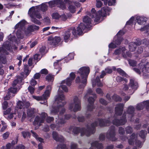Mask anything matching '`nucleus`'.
<instances>
[{"label":"nucleus","instance_id":"nucleus-1","mask_svg":"<svg viewBox=\"0 0 149 149\" xmlns=\"http://www.w3.org/2000/svg\"><path fill=\"white\" fill-rule=\"evenodd\" d=\"M111 119L110 118L107 119H98L91 124V127H89L88 125L86 130L84 128L74 127L73 129V133L75 134H77L80 132L81 135L82 136L84 135L89 136L94 133L95 131V128L96 126L98 125L100 127L109 126L111 124Z\"/></svg>","mask_w":149,"mask_h":149},{"label":"nucleus","instance_id":"nucleus-2","mask_svg":"<svg viewBox=\"0 0 149 149\" xmlns=\"http://www.w3.org/2000/svg\"><path fill=\"white\" fill-rule=\"evenodd\" d=\"M124 104L119 103L116 105L115 108V113L113 117V119L112 120V123L116 126L124 125L127 122L126 113H124L121 118L120 120L117 119L116 116H120L123 111Z\"/></svg>","mask_w":149,"mask_h":149},{"label":"nucleus","instance_id":"nucleus-3","mask_svg":"<svg viewBox=\"0 0 149 149\" xmlns=\"http://www.w3.org/2000/svg\"><path fill=\"white\" fill-rule=\"evenodd\" d=\"M90 72V68L88 67H83L81 68L78 71L80 76L76 77L75 81L77 83H80L82 85H80L79 88H83L86 84L87 79Z\"/></svg>","mask_w":149,"mask_h":149},{"label":"nucleus","instance_id":"nucleus-4","mask_svg":"<svg viewBox=\"0 0 149 149\" xmlns=\"http://www.w3.org/2000/svg\"><path fill=\"white\" fill-rule=\"evenodd\" d=\"M59 91H58V92ZM65 97L63 94L60 95L58 92L57 96L55 99V101L57 104V107L56 108H53L51 111L52 113L55 114L58 112L60 109H61V111L60 112L59 115L58 117L61 116L65 111V109L63 107L65 105L66 102H65Z\"/></svg>","mask_w":149,"mask_h":149},{"label":"nucleus","instance_id":"nucleus-5","mask_svg":"<svg viewBox=\"0 0 149 149\" xmlns=\"http://www.w3.org/2000/svg\"><path fill=\"white\" fill-rule=\"evenodd\" d=\"M108 8H102L101 10H99L96 13L94 8H93L91 10V13H88L87 15L92 18H95L94 22H98L100 19L101 16H104L106 14V12L108 10Z\"/></svg>","mask_w":149,"mask_h":149},{"label":"nucleus","instance_id":"nucleus-6","mask_svg":"<svg viewBox=\"0 0 149 149\" xmlns=\"http://www.w3.org/2000/svg\"><path fill=\"white\" fill-rule=\"evenodd\" d=\"M123 86V90L131 95L132 94L138 87L137 82L134 79H132L130 80L128 85L125 84H124Z\"/></svg>","mask_w":149,"mask_h":149},{"label":"nucleus","instance_id":"nucleus-7","mask_svg":"<svg viewBox=\"0 0 149 149\" xmlns=\"http://www.w3.org/2000/svg\"><path fill=\"white\" fill-rule=\"evenodd\" d=\"M69 109L74 112L80 111L81 109V99L79 96H74L73 100L68 106Z\"/></svg>","mask_w":149,"mask_h":149},{"label":"nucleus","instance_id":"nucleus-8","mask_svg":"<svg viewBox=\"0 0 149 149\" xmlns=\"http://www.w3.org/2000/svg\"><path fill=\"white\" fill-rule=\"evenodd\" d=\"M132 69L139 74H140L141 72L143 73H148L149 72V63L144 64L143 63H141L136 67L133 68Z\"/></svg>","mask_w":149,"mask_h":149},{"label":"nucleus","instance_id":"nucleus-9","mask_svg":"<svg viewBox=\"0 0 149 149\" xmlns=\"http://www.w3.org/2000/svg\"><path fill=\"white\" fill-rule=\"evenodd\" d=\"M94 98L92 97H90L88 99V101L89 103V104L87 106V111L86 113V116L87 118H89L90 117L91 115L89 113L92 111L93 109L95 108L94 106V102L95 99L97 97L96 94H94L93 95Z\"/></svg>","mask_w":149,"mask_h":149},{"label":"nucleus","instance_id":"nucleus-10","mask_svg":"<svg viewBox=\"0 0 149 149\" xmlns=\"http://www.w3.org/2000/svg\"><path fill=\"white\" fill-rule=\"evenodd\" d=\"M51 89V86L48 85L47 87L46 90L42 96H33V98L38 101L46 100L49 96Z\"/></svg>","mask_w":149,"mask_h":149},{"label":"nucleus","instance_id":"nucleus-11","mask_svg":"<svg viewBox=\"0 0 149 149\" xmlns=\"http://www.w3.org/2000/svg\"><path fill=\"white\" fill-rule=\"evenodd\" d=\"M64 1L66 4H68L69 6L68 8L70 11L74 13L76 11V7L73 4L75 5L77 7H79L80 6V3L76 1H74L71 0H64Z\"/></svg>","mask_w":149,"mask_h":149},{"label":"nucleus","instance_id":"nucleus-12","mask_svg":"<svg viewBox=\"0 0 149 149\" xmlns=\"http://www.w3.org/2000/svg\"><path fill=\"white\" fill-rule=\"evenodd\" d=\"M47 115L45 112H42L40 115V116H37L35 117L34 121L33 122V124L34 125H37L39 126L41 125V124L43 123L45 121V118Z\"/></svg>","mask_w":149,"mask_h":149},{"label":"nucleus","instance_id":"nucleus-13","mask_svg":"<svg viewBox=\"0 0 149 149\" xmlns=\"http://www.w3.org/2000/svg\"><path fill=\"white\" fill-rule=\"evenodd\" d=\"M116 135L115 126H111L106 134V137L112 141H116L117 139L115 137Z\"/></svg>","mask_w":149,"mask_h":149},{"label":"nucleus","instance_id":"nucleus-14","mask_svg":"<svg viewBox=\"0 0 149 149\" xmlns=\"http://www.w3.org/2000/svg\"><path fill=\"white\" fill-rule=\"evenodd\" d=\"M126 50V49L124 47H120L119 49L115 50L113 53V54L114 55H117L121 53L123 57L125 58H126L127 56L131 57L132 54L130 52H126V54H125V52Z\"/></svg>","mask_w":149,"mask_h":149},{"label":"nucleus","instance_id":"nucleus-15","mask_svg":"<svg viewBox=\"0 0 149 149\" xmlns=\"http://www.w3.org/2000/svg\"><path fill=\"white\" fill-rule=\"evenodd\" d=\"M137 135L135 133H133L130 136V139L128 140L129 144L130 145H133L134 144V141H135V145L138 147L141 148L142 145V142L138 140H136Z\"/></svg>","mask_w":149,"mask_h":149},{"label":"nucleus","instance_id":"nucleus-16","mask_svg":"<svg viewBox=\"0 0 149 149\" xmlns=\"http://www.w3.org/2000/svg\"><path fill=\"white\" fill-rule=\"evenodd\" d=\"M73 30V32L75 33V34L74 35L75 37L77 36V35H81L83 33V31L86 29V27L84 24L81 23L78 26L76 29L74 28H72Z\"/></svg>","mask_w":149,"mask_h":149},{"label":"nucleus","instance_id":"nucleus-17","mask_svg":"<svg viewBox=\"0 0 149 149\" xmlns=\"http://www.w3.org/2000/svg\"><path fill=\"white\" fill-rule=\"evenodd\" d=\"M72 117L73 118H76V116L75 115H73V116H71L70 114H67L65 116V119H63V118H60L58 119L56 121V125L58 127H58H60L62 126V125L65 123L66 121L65 120H68L71 117Z\"/></svg>","mask_w":149,"mask_h":149},{"label":"nucleus","instance_id":"nucleus-18","mask_svg":"<svg viewBox=\"0 0 149 149\" xmlns=\"http://www.w3.org/2000/svg\"><path fill=\"white\" fill-rule=\"evenodd\" d=\"M11 45L8 41L4 43L2 47L0 48V52L4 54H8V51L10 50Z\"/></svg>","mask_w":149,"mask_h":149},{"label":"nucleus","instance_id":"nucleus-19","mask_svg":"<svg viewBox=\"0 0 149 149\" xmlns=\"http://www.w3.org/2000/svg\"><path fill=\"white\" fill-rule=\"evenodd\" d=\"M96 6L97 8L101 7L102 4V3L101 2V1L104 2V3L105 5H106L107 4V1L108 5L109 6H111L114 5L115 2V0H96Z\"/></svg>","mask_w":149,"mask_h":149},{"label":"nucleus","instance_id":"nucleus-20","mask_svg":"<svg viewBox=\"0 0 149 149\" xmlns=\"http://www.w3.org/2000/svg\"><path fill=\"white\" fill-rule=\"evenodd\" d=\"M30 106L29 102H22L19 101L17 103V107L19 109H22V111H24L25 109H27Z\"/></svg>","mask_w":149,"mask_h":149},{"label":"nucleus","instance_id":"nucleus-21","mask_svg":"<svg viewBox=\"0 0 149 149\" xmlns=\"http://www.w3.org/2000/svg\"><path fill=\"white\" fill-rule=\"evenodd\" d=\"M48 40L49 41V43L54 47L57 45L61 41L60 38L58 36H55L54 38L52 37H49Z\"/></svg>","mask_w":149,"mask_h":149},{"label":"nucleus","instance_id":"nucleus-22","mask_svg":"<svg viewBox=\"0 0 149 149\" xmlns=\"http://www.w3.org/2000/svg\"><path fill=\"white\" fill-rule=\"evenodd\" d=\"M75 75L73 72H71L70 74V77L67 78L66 80H64L61 82V84H64L65 83L69 86H70L72 81L74 79Z\"/></svg>","mask_w":149,"mask_h":149},{"label":"nucleus","instance_id":"nucleus-23","mask_svg":"<svg viewBox=\"0 0 149 149\" xmlns=\"http://www.w3.org/2000/svg\"><path fill=\"white\" fill-rule=\"evenodd\" d=\"M75 33L73 32V30L72 28L68 29L66 31L64 36V39L65 42H67V40L70 37L72 34L74 36V35L75 34Z\"/></svg>","mask_w":149,"mask_h":149},{"label":"nucleus","instance_id":"nucleus-24","mask_svg":"<svg viewBox=\"0 0 149 149\" xmlns=\"http://www.w3.org/2000/svg\"><path fill=\"white\" fill-rule=\"evenodd\" d=\"M144 107L149 111V101H145L142 103L138 104L136 108L138 110H140L142 109Z\"/></svg>","mask_w":149,"mask_h":149},{"label":"nucleus","instance_id":"nucleus-25","mask_svg":"<svg viewBox=\"0 0 149 149\" xmlns=\"http://www.w3.org/2000/svg\"><path fill=\"white\" fill-rule=\"evenodd\" d=\"M39 27L35 25H31L29 26L27 30L25 31L26 35L30 33L31 32L34 31L38 30L39 29Z\"/></svg>","mask_w":149,"mask_h":149},{"label":"nucleus","instance_id":"nucleus-26","mask_svg":"<svg viewBox=\"0 0 149 149\" xmlns=\"http://www.w3.org/2000/svg\"><path fill=\"white\" fill-rule=\"evenodd\" d=\"M83 21L84 23V24L86 27V29H88L90 27L91 22V19L88 16H86L83 18Z\"/></svg>","mask_w":149,"mask_h":149},{"label":"nucleus","instance_id":"nucleus-27","mask_svg":"<svg viewBox=\"0 0 149 149\" xmlns=\"http://www.w3.org/2000/svg\"><path fill=\"white\" fill-rule=\"evenodd\" d=\"M134 111V108L132 106H130L129 107L127 111V112L129 116V118H130H130L129 119V120L131 121L133 120L132 118L133 116Z\"/></svg>","mask_w":149,"mask_h":149},{"label":"nucleus","instance_id":"nucleus-28","mask_svg":"<svg viewBox=\"0 0 149 149\" xmlns=\"http://www.w3.org/2000/svg\"><path fill=\"white\" fill-rule=\"evenodd\" d=\"M122 32L120 31L118 33L117 36H115L114 38L115 40V43L117 45H119L122 41L123 38L120 37Z\"/></svg>","mask_w":149,"mask_h":149},{"label":"nucleus","instance_id":"nucleus-29","mask_svg":"<svg viewBox=\"0 0 149 149\" xmlns=\"http://www.w3.org/2000/svg\"><path fill=\"white\" fill-rule=\"evenodd\" d=\"M26 22L24 20H22L16 25L15 29L24 31L25 29L24 26Z\"/></svg>","mask_w":149,"mask_h":149},{"label":"nucleus","instance_id":"nucleus-30","mask_svg":"<svg viewBox=\"0 0 149 149\" xmlns=\"http://www.w3.org/2000/svg\"><path fill=\"white\" fill-rule=\"evenodd\" d=\"M53 139L56 141L62 142L64 141V138L61 136H59L55 132H53L52 133Z\"/></svg>","mask_w":149,"mask_h":149},{"label":"nucleus","instance_id":"nucleus-31","mask_svg":"<svg viewBox=\"0 0 149 149\" xmlns=\"http://www.w3.org/2000/svg\"><path fill=\"white\" fill-rule=\"evenodd\" d=\"M29 12L30 13L34 15L38 19H40L42 18V16L40 13L36 12L35 9L34 7L30 8L29 10Z\"/></svg>","mask_w":149,"mask_h":149},{"label":"nucleus","instance_id":"nucleus-32","mask_svg":"<svg viewBox=\"0 0 149 149\" xmlns=\"http://www.w3.org/2000/svg\"><path fill=\"white\" fill-rule=\"evenodd\" d=\"M56 5L61 9H64L66 8L65 4L63 2V0H54Z\"/></svg>","mask_w":149,"mask_h":149},{"label":"nucleus","instance_id":"nucleus-33","mask_svg":"<svg viewBox=\"0 0 149 149\" xmlns=\"http://www.w3.org/2000/svg\"><path fill=\"white\" fill-rule=\"evenodd\" d=\"M147 19L146 17H136L137 23L140 24H142L144 22L147 21Z\"/></svg>","mask_w":149,"mask_h":149},{"label":"nucleus","instance_id":"nucleus-34","mask_svg":"<svg viewBox=\"0 0 149 149\" xmlns=\"http://www.w3.org/2000/svg\"><path fill=\"white\" fill-rule=\"evenodd\" d=\"M35 109L33 108H30L28 109L27 111V114L28 117H31L34 116Z\"/></svg>","mask_w":149,"mask_h":149},{"label":"nucleus","instance_id":"nucleus-35","mask_svg":"<svg viewBox=\"0 0 149 149\" xmlns=\"http://www.w3.org/2000/svg\"><path fill=\"white\" fill-rule=\"evenodd\" d=\"M137 43L135 42H130L129 45V49L131 52L134 51L137 46Z\"/></svg>","mask_w":149,"mask_h":149},{"label":"nucleus","instance_id":"nucleus-36","mask_svg":"<svg viewBox=\"0 0 149 149\" xmlns=\"http://www.w3.org/2000/svg\"><path fill=\"white\" fill-rule=\"evenodd\" d=\"M116 80L118 82H120L121 81H123V83L125 84L128 82L127 80L126 79L124 78L119 76H118L116 77Z\"/></svg>","mask_w":149,"mask_h":149},{"label":"nucleus","instance_id":"nucleus-37","mask_svg":"<svg viewBox=\"0 0 149 149\" xmlns=\"http://www.w3.org/2000/svg\"><path fill=\"white\" fill-rule=\"evenodd\" d=\"M22 80V77L19 76H18L17 79L15 80L12 83L13 87H15L18 83L21 82Z\"/></svg>","mask_w":149,"mask_h":149},{"label":"nucleus","instance_id":"nucleus-38","mask_svg":"<svg viewBox=\"0 0 149 149\" xmlns=\"http://www.w3.org/2000/svg\"><path fill=\"white\" fill-rule=\"evenodd\" d=\"M60 61H56L54 63V66L55 68L56 69H58V71H60L61 70V65L59 63Z\"/></svg>","mask_w":149,"mask_h":149},{"label":"nucleus","instance_id":"nucleus-39","mask_svg":"<svg viewBox=\"0 0 149 149\" xmlns=\"http://www.w3.org/2000/svg\"><path fill=\"white\" fill-rule=\"evenodd\" d=\"M23 31L18 29L16 35L18 38L22 39L23 37Z\"/></svg>","mask_w":149,"mask_h":149},{"label":"nucleus","instance_id":"nucleus-40","mask_svg":"<svg viewBox=\"0 0 149 149\" xmlns=\"http://www.w3.org/2000/svg\"><path fill=\"white\" fill-rule=\"evenodd\" d=\"M147 134V132L144 130H141L139 134V136L141 138L144 139Z\"/></svg>","mask_w":149,"mask_h":149},{"label":"nucleus","instance_id":"nucleus-41","mask_svg":"<svg viewBox=\"0 0 149 149\" xmlns=\"http://www.w3.org/2000/svg\"><path fill=\"white\" fill-rule=\"evenodd\" d=\"M21 134L24 138L30 137L31 133L27 131H24L21 132Z\"/></svg>","mask_w":149,"mask_h":149},{"label":"nucleus","instance_id":"nucleus-42","mask_svg":"<svg viewBox=\"0 0 149 149\" xmlns=\"http://www.w3.org/2000/svg\"><path fill=\"white\" fill-rule=\"evenodd\" d=\"M47 6L45 3L42 4V5L40 6V10L43 12L46 11L47 9Z\"/></svg>","mask_w":149,"mask_h":149},{"label":"nucleus","instance_id":"nucleus-43","mask_svg":"<svg viewBox=\"0 0 149 149\" xmlns=\"http://www.w3.org/2000/svg\"><path fill=\"white\" fill-rule=\"evenodd\" d=\"M117 71L120 75L123 76H126L127 74H126V73L123 70L120 68H118L117 69Z\"/></svg>","mask_w":149,"mask_h":149},{"label":"nucleus","instance_id":"nucleus-44","mask_svg":"<svg viewBox=\"0 0 149 149\" xmlns=\"http://www.w3.org/2000/svg\"><path fill=\"white\" fill-rule=\"evenodd\" d=\"M130 66L134 67L136 66L137 63L136 61L134 60H128Z\"/></svg>","mask_w":149,"mask_h":149},{"label":"nucleus","instance_id":"nucleus-45","mask_svg":"<svg viewBox=\"0 0 149 149\" xmlns=\"http://www.w3.org/2000/svg\"><path fill=\"white\" fill-rule=\"evenodd\" d=\"M140 30L142 31H145L146 33H149V24H148L143 28L141 29Z\"/></svg>","mask_w":149,"mask_h":149},{"label":"nucleus","instance_id":"nucleus-46","mask_svg":"<svg viewBox=\"0 0 149 149\" xmlns=\"http://www.w3.org/2000/svg\"><path fill=\"white\" fill-rule=\"evenodd\" d=\"M95 82L97 84V85L98 86L101 87L103 86L102 83L101 82L100 79H99V78L98 77H96L95 80Z\"/></svg>","mask_w":149,"mask_h":149},{"label":"nucleus","instance_id":"nucleus-47","mask_svg":"<svg viewBox=\"0 0 149 149\" xmlns=\"http://www.w3.org/2000/svg\"><path fill=\"white\" fill-rule=\"evenodd\" d=\"M31 132L33 136L35 137L37 139V140H38L40 142H42L43 141V140L42 138L40 137H37L38 136L36 133L34 132L32 130L31 131Z\"/></svg>","mask_w":149,"mask_h":149},{"label":"nucleus","instance_id":"nucleus-48","mask_svg":"<svg viewBox=\"0 0 149 149\" xmlns=\"http://www.w3.org/2000/svg\"><path fill=\"white\" fill-rule=\"evenodd\" d=\"M112 99L116 101H121V98L118 95L116 94L114 95L112 97Z\"/></svg>","mask_w":149,"mask_h":149},{"label":"nucleus","instance_id":"nucleus-49","mask_svg":"<svg viewBox=\"0 0 149 149\" xmlns=\"http://www.w3.org/2000/svg\"><path fill=\"white\" fill-rule=\"evenodd\" d=\"M24 72L27 75L30 73L31 71L29 70V68L27 65H24Z\"/></svg>","mask_w":149,"mask_h":149},{"label":"nucleus","instance_id":"nucleus-50","mask_svg":"<svg viewBox=\"0 0 149 149\" xmlns=\"http://www.w3.org/2000/svg\"><path fill=\"white\" fill-rule=\"evenodd\" d=\"M46 80L49 82H52L54 80L53 77L50 75L49 74L47 75L46 77Z\"/></svg>","mask_w":149,"mask_h":149},{"label":"nucleus","instance_id":"nucleus-51","mask_svg":"<svg viewBox=\"0 0 149 149\" xmlns=\"http://www.w3.org/2000/svg\"><path fill=\"white\" fill-rule=\"evenodd\" d=\"M1 124L3 126L0 131L1 132H3L6 129L7 126L6 124L3 121H1Z\"/></svg>","mask_w":149,"mask_h":149},{"label":"nucleus","instance_id":"nucleus-52","mask_svg":"<svg viewBox=\"0 0 149 149\" xmlns=\"http://www.w3.org/2000/svg\"><path fill=\"white\" fill-rule=\"evenodd\" d=\"M10 134V133L8 131L3 133L2 135L3 139L5 140L8 139L9 136Z\"/></svg>","mask_w":149,"mask_h":149},{"label":"nucleus","instance_id":"nucleus-53","mask_svg":"<svg viewBox=\"0 0 149 149\" xmlns=\"http://www.w3.org/2000/svg\"><path fill=\"white\" fill-rule=\"evenodd\" d=\"M31 20L32 22L36 24L40 25L41 24V22L40 21L36 19L35 18L32 17Z\"/></svg>","mask_w":149,"mask_h":149},{"label":"nucleus","instance_id":"nucleus-54","mask_svg":"<svg viewBox=\"0 0 149 149\" xmlns=\"http://www.w3.org/2000/svg\"><path fill=\"white\" fill-rule=\"evenodd\" d=\"M125 131L127 134H131L133 132L132 128L130 126H128L125 128Z\"/></svg>","mask_w":149,"mask_h":149},{"label":"nucleus","instance_id":"nucleus-55","mask_svg":"<svg viewBox=\"0 0 149 149\" xmlns=\"http://www.w3.org/2000/svg\"><path fill=\"white\" fill-rule=\"evenodd\" d=\"M52 16L53 19H58L59 18L60 15H59L58 13H55L52 14Z\"/></svg>","mask_w":149,"mask_h":149},{"label":"nucleus","instance_id":"nucleus-56","mask_svg":"<svg viewBox=\"0 0 149 149\" xmlns=\"http://www.w3.org/2000/svg\"><path fill=\"white\" fill-rule=\"evenodd\" d=\"M28 89L31 94H32L34 93L35 89L33 87L30 86L28 88Z\"/></svg>","mask_w":149,"mask_h":149},{"label":"nucleus","instance_id":"nucleus-57","mask_svg":"<svg viewBox=\"0 0 149 149\" xmlns=\"http://www.w3.org/2000/svg\"><path fill=\"white\" fill-rule=\"evenodd\" d=\"M96 92L100 95H103V93L101 89L100 88H97L96 90Z\"/></svg>","mask_w":149,"mask_h":149},{"label":"nucleus","instance_id":"nucleus-58","mask_svg":"<svg viewBox=\"0 0 149 149\" xmlns=\"http://www.w3.org/2000/svg\"><path fill=\"white\" fill-rule=\"evenodd\" d=\"M42 55L40 56L39 54H36L34 56V59L35 60L38 61L40 59Z\"/></svg>","mask_w":149,"mask_h":149},{"label":"nucleus","instance_id":"nucleus-59","mask_svg":"<svg viewBox=\"0 0 149 149\" xmlns=\"http://www.w3.org/2000/svg\"><path fill=\"white\" fill-rule=\"evenodd\" d=\"M2 107L4 110H5L7 108L8 106V103L7 102L5 101L2 104Z\"/></svg>","mask_w":149,"mask_h":149},{"label":"nucleus","instance_id":"nucleus-60","mask_svg":"<svg viewBox=\"0 0 149 149\" xmlns=\"http://www.w3.org/2000/svg\"><path fill=\"white\" fill-rule=\"evenodd\" d=\"M46 47L45 46H42L40 49V52L41 55L44 54L45 53Z\"/></svg>","mask_w":149,"mask_h":149},{"label":"nucleus","instance_id":"nucleus-61","mask_svg":"<svg viewBox=\"0 0 149 149\" xmlns=\"http://www.w3.org/2000/svg\"><path fill=\"white\" fill-rule=\"evenodd\" d=\"M119 133L120 135H123L125 133L124 129L122 127H120L118 130Z\"/></svg>","mask_w":149,"mask_h":149},{"label":"nucleus","instance_id":"nucleus-62","mask_svg":"<svg viewBox=\"0 0 149 149\" xmlns=\"http://www.w3.org/2000/svg\"><path fill=\"white\" fill-rule=\"evenodd\" d=\"M48 4L49 6L51 8H52L56 5L55 3L54 0L51 1L49 2Z\"/></svg>","mask_w":149,"mask_h":149},{"label":"nucleus","instance_id":"nucleus-63","mask_svg":"<svg viewBox=\"0 0 149 149\" xmlns=\"http://www.w3.org/2000/svg\"><path fill=\"white\" fill-rule=\"evenodd\" d=\"M78 145L77 144L72 143L70 145L71 149H77Z\"/></svg>","mask_w":149,"mask_h":149},{"label":"nucleus","instance_id":"nucleus-64","mask_svg":"<svg viewBox=\"0 0 149 149\" xmlns=\"http://www.w3.org/2000/svg\"><path fill=\"white\" fill-rule=\"evenodd\" d=\"M15 149H25V147L23 145L20 144L16 146Z\"/></svg>","mask_w":149,"mask_h":149}]
</instances>
